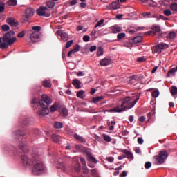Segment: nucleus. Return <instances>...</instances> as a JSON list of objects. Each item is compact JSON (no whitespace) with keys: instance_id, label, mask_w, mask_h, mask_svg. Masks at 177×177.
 Listing matches in <instances>:
<instances>
[{"instance_id":"nucleus-1","label":"nucleus","mask_w":177,"mask_h":177,"mask_svg":"<svg viewBox=\"0 0 177 177\" xmlns=\"http://www.w3.org/2000/svg\"><path fill=\"white\" fill-rule=\"evenodd\" d=\"M12 138L15 142H19V149L22 150L24 153H26V149H27L26 147V141L24 140V139L27 138L26 133L20 130L16 131L13 133Z\"/></svg>"},{"instance_id":"nucleus-2","label":"nucleus","mask_w":177,"mask_h":177,"mask_svg":"<svg viewBox=\"0 0 177 177\" xmlns=\"http://www.w3.org/2000/svg\"><path fill=\"white\" fill-rule=\"evenodd\" d=\"M33 168H32V173L35 175H41V174H44V169H45V165L44 162L41 161V157L39 155L36 156L35 161H33Z\"/></svg>"},{"instance_id":"nucleus-3","label":"nucleus","mask_w":177,"mask_h":177,"mask_svg":"<svg viewBox=\"0 0 177 177\" xmlns=\"http://www.w3.org/2000/svg\"><path fill=\"white\" fill-rule=\"evenodd\" d=\"M139 100V95H135V96L133 97H125L124 98L120 100L122 102V106L123 105L126 110L127 109L128 110L132 109L138 103V101Z\"/></svg>"},{"instance_id":"nucleus-4","label":"nucleus","mask_w":177,"mask_h":177,"mask_svg":"<svg viewBox=\"0 0 177 177\" xmlns=\"http://www.w3.org/2000/svg\"><path fill=\"white\" fill-rule=\"evenodd\" d=\"M34 107H39V111L37 112V114L39 117H45V95L41 96V100L38 101L37 99H33L32 100Z\"/></svg>"},{"instance_id":"nucleus-5","label":"nucleus","mask_w":177,"mask_h":177,"mask_svg":"<svg viewBox=\"0 0 177 177\" xmlns=\"http://www.w3.org/2000/svg\"><path fill=\"white\" fill-rule=\"evenodd\" d=\"M38 154L33 153L32 154L31 158H28V156L26 154L23 155L21 156L22 160V164L24 167H31V165H34V161L35 160V158Z\"/></svg>"},{"instance_id":"nucleus-6","label":"nucleus","mask_w":177,"mask_h":177,"mask_svg":"<svg viewBox=\"0 0 177 177\" xmlns=\"http://www.w3.org/2000/svg\"><path fill=\"white\" fill-rule=\"evenodd\" d=\"M13 35H15V32L12 30L3 35V42H6V44H8L9 46H10V45H13V44H15V41H17V39L15 37H13Z\"/></svg>"},{"instance_id":"nucleus-7","label":"nucleus","mask_w":177,"mask_h":177,"mask_svg":"<svg viewBox=\"0 0 177 177\" xmlns=\"http://www.w3.org/2000/svg\"><path fill=\"white\" fill-rule=\"evenodd\" d=\"M167 158H168V152L167 151H161L158 156H155L157 164H164Z\"/></svg>"},{"instance_id":"nucleus-8","label":"nucleus","mask_w":177,"mask_h":177,"mask_svg":"<svg viewBox=\"0 0 177 177\" xmlns=\"http://www.w3.org/2000/svg\"><path fill=\"white\" fill-rule=\"evenodd\" d=\"M122 102L120 100L118 105L110 109V113H122V111H127V109L124 105H122Z\"/></svg>"},{"instance_id":"nucleus-9","label":"nucleus","mask_w":177,"mask_h":177,"mask_svg":"<svg viewBox=\"0 0 177 177\" xmlns=\"http://www.w3.org/2000/svg\"><path fill=\"white\" fill-rule=\"evenodd\" d=\"M53 99L52 96L45 95V104H47L45 106V115H48L49 114V106L53 103Z\"/></svg>"},{"instance_id":"nucleus-10","label":"nucleus","mask_w":177,"mask_h":177,"mask_svg":"<svg viewBox=\"0 0 177 177\" xmlns=\"http://www.w3.org/2000/svg\"><path fill=\"white\" fill-rule=\"evenodd\" d=\"M34 13H35V11L33 8H26L25 10V16L24 17V21H28V19L34 16Z\"/></svg>"},{"instance_id":"nucleus-11","label":"nucleus","mask_w":177,"mask_h":177,"mask_svg":"<svg viewBox=\"0 0 177 177\" xmlns=\"http://www.w3.org/2000/svg\"><path fill=\"white\" fill-rule=\"evenodd\" d=\"M41 37H42V34L32 32L30 35V39L32 42H38Z\"/></svg>"},{"instance_id":"nucleus-12","label":"nucleus","mask_w":177,"mask_h":177,"mask_svg":"<svg viewBox=\"0 0 177 177\" xmlns=\"http://www.w3.org/2000/svg\"><path fill=\"white\" fill-rule=\"evenodd\" d=\"M57 35H59V37H61V39H62V41H64V42L68 41V34H67V32H63V30H57Z\"/></svg>"},{"instance_id":"nucleus-13","label":"nucleus","mask_w":177,"mask_h":177,"mask_svg":"<svg viewBox=\"0 0 177 177\" xmlns=\"http://www.w3.org/2000/svg\"><path fill=\"white\" fill-rule=\"evenodd\" d=\"M75 149H76V150H77V151H80V153H84V154H86V156H88V154H89V152L88 151V148H86L82 145H76Z\"/></svg>"},{"instance_id":"nucleus-14","label":"nucleus","mask_w":177,"mask_h":177,"mask_svg":"<svg viewBox=\"0 0 177 177\" xmlns=\"http://www.w3.org/2000/svg\"><path fill=\"white\" fill-rule=\"evenodd\" d=\"M121 8V5H120V3L118 1H113L111 3L109 6V9L111 10H115L117 9H120Z\"/></svg>"},{"instance_id":"nucleus-15","label":"nucleus","mask_w":177,"mask_h":177,"mask_svg":"<svg viewBox=\"0 0 177 177\" xmlns=\"http://www.w3.org/2000/svg\"><path fill=\"white\" fill-rule=\"evenodd\" d=\"M153 31H149L147 32V35H151V34H153V35H156V32H160L161 31V26H152Z\"/></svg>"},{"instance_id":"nucleus-16","label":"nucleus","mask_w":177,"mask_h":177,"mask_svg":"<svg viewBox=\"0 0 177 177\" xmlns=\"http://www.w3.org/2000/svg\"><path fill=\"white\" fill-rule=\"evenodd\" d=\"M7 23L10 26H12V27H17L19 26V23L15 18L8 17L7 19Z\"/></svg>"},{"instance_id":"nucleus-17","label":"nucleus","mask_w":177,"mask_h":177,"mask_svg":"<svg viewBox=\"0 0 177 177\" xmlns=\"http://www.w3.org/2000/svg\"><path fill=\"white\" fill-rule=\"evenodd\" d=\"M140 80V76L139 75H131L129 77V84H135Z\"/></svg>"},{"instance_id":"nucleus-18","label":"nucleus","mask_w":177,"mask_h":177,"mask_svg":"<svg viewBox=\"0 0 177 177\" xmlns=\"http://www.w3.org/2000/svg\"><path fill=\"white\" fill-rule=\"evenodd\" d=\"M168 48H169V46L165 43H161L155 46L156 52H158L160 50H162L164 49H168Z\"/></svg>"},{"instance_id":"nucleus-19","label":"nucleus","mask_w":177,"mask_h":177,"mask_svg":"<svg viewBox=\"0 0 177 177\" xmlns=\"http://www.w3.org/2000/svg\"><path fill=\"white\" fill-rule=\"evenodd\" d=\"M100 64L103 66H109V65L111 64V59L104 58V59H101Z\"/></svg>"},{"instance_id":"nucleus-20","label":"nucleus","mask_w":177,"mask_h":177,"mask_svg":"<svg viewBox=\"0 0 177 177\" xmlns=\"http://www.w3.org/2000/svg\"><path fill=\"white\" fill-rule=\"evenodd\" d=\"M111 30L113 34H118V32H121V31H122V28L115 25L111 27Z\"/></svg>"},{"instance_id":"nucleus-21","label":"nucleus","mask_w":177,"mask_h":177,"mask_svg":"<svg viewBox=\"0 0 177 177\" xmlns=\"http://www.w3.org/2000/svg\"><path fill=\"white\" fill-rule=\"evenodd\" d=\"M138 2H141V3H145L146 5H148V6H153V8H156L157 6L156 3H151L153 2V0H138Z\"/></svg>"},{"instance_id":"nucleus-22","label":"nucleus","mask_w":177,"mask_h":177,"mask_svg":"<svg viewBox=\"0 0 177 177\" xmlns=\"http://www.w3.org/2000/svg\"><path fill=\"white\" fill-rule=\"evenodd\" d=\"M37 15L38 16H45V6H41L36 10Z\"/></svg>"},{"instance_id":"nucleus-23","label":"nucleus","mask_w":177,"mask_h":177,"mask_svg":"<svg viewBox=\"0 0 177 177\" xmlns=\"http://www.w3.org/2000/svg\"><path fill=\"white\" fill-rule=\"evenodd\" d=\"M72 84L76 89L81 88V81H80L78 79H74L72 82Z\"/></svg>"},{"instance_id":"nucleus-24","label":"nucleus","mask_w":177,"mask_h":177,"mask_svg":"<svg viewBox=\"0 0 177 177\" xmlns=\"http://www.w3.org/2000/svg\"><path fill=\"white\" fill-rule=\"evenodd\" d=\"M122 153L125 154L129 160H133V155L128 149H122Z\"/></svg>"},{"instance_id":"nucleus-25","label":"nucleus","mask_w":177,"mask_h":177,"mask_svg":"<svg viewBox=\"0 0 177 177\" xmlns=\"http://www.w3.org/2000/svg\"><path fill=\"white\" fill-rule=\"evenodd\" d=\"M142 41H143V37L142 36H136L133 39H130V42H133V44H140Z\"/></svg>"},{"instance_id":"nucleus-26","label":"nucleus","mask_w":177,"mask_h":177,"mask_svg":"<svg viewBox=\"0 0 177 177\" xmlns=\"http://www.w3.org/2000/svg\"><path fill=\"white\" fill-rule=\"evenodd\" d=\"M167 39L169 41H172L176 38V33L175 32H170L166 37Z\"/></svg>"},{"instance_id":"nucleus-27","label":"nucleus","mask_w":177,"mask_h":177,"mask_svg":"<svg viewBox=\"0 0 177 177\" xmlns=\"http://www.w3.org/2000/svg\"><path fill=\"white\" fill-rule=\"evenodd\" d=\"M87 157L88 161H89L90 162H93V164H97V160L95 157L92 156V154H91V153H87Z\"/></svg>"},{"instance_id":"nucleus-28","label":"nucleus","mask_w":177,"mask_h":177,"mask_svg":"<svg viewBox=\"0 0 177 177\" xmlns=\"http://www.w3.org/2000/svg\"><path fill=\"white\" fill-rule=\"evenodd\" d=\"M74 138L75 139H76V140H77L78 142H80V143H85V138H84V137L78 135V134H75L74 135Z\"/></svg>"},{"instance_id":"nucleus-29","label":"nucleus","mask_w":177,"mask_h":177,"mask_svg":"<svg viewBox=\"0 0 177 177\" xmlns=\"http://www.w3.org/2000/svg\"><path fill=\"white\" fill-rule=\"evenodd\" d=\"M51 138L53 142L55 143H59V142L62 140V137H60L59 135L53 134Z\"/></svg>"},{"instance_id":"nucleus-30","label":"nucleus","mask_w":177,"mask_h":177,"mask_svg":"<svg viewBox=\"0 0 177 177\" xmlns=\"http://www.w3.org/2000/svg\"><path fill=\"white\" fill-rule=\"evenodd\" d=\"M57 107H59V104L57 102H55L50 107V113H55L57 111Z\"/></svg>"},{"instance_id":"nucleus-31","label":"nucleus","mask_w":177,"mask_h":177,"mask_svg":"<svg viewBox=\"0 0 177 177\" xmlns=\"http://www.w3.org/2000/svg\"><path fill=\"white\" fill-rule=\"evenodd\" d=\"M41 30H42V27H41L39 26H36L32 27V31H33L32 32H36V34H41L39 32V31H41Z\"/></svg>"},{"instance_id":"nucleus-32","label":"nucleus","mask_w":177,"mask_h":177,"mask_svg":"<svg viewBox=\"0 0 177 177\" xmlns=\"http://www.w3.org/2000/svg\"><path fill=\"white\" fill-rule=\"evenodd\" d=\"M170 93L171 96H176L177 95V87L175 86H172L170 88Z\"/></svg>"},{"instance_id":"nucleus-33","label":"nucleus","mask_w":177,"mask_h":177,"mask_svg":"<svg viewBox=\"0 0 177 177\" xmlns=\"http://www.w3.org/2000/svg\"><path fill=\"white\" fill-rule=\"evenodd\" d=\"M60 114L62 117H67L68 115V109L67 108H62Z\"/></svg>"},{"instance_id":"nucleus-34","label":"nucleus","mask_w":177,"mask_h":177,"mask_svg":"<svg viewBox=\"0 0 177 177\" xmlns=\"http://www.w3.org/2000/svg\"><path fill=\"white\" fill-rule=\"evenodd\" d=\"M54 127L56 128V129H60L63 128V122H55Z\"/></svg>"},{"instance_id":"nucleus-35","label":"nucleus","mask_w":177,"mask_h":177,"mask_svg":"<svg viewBox=\"0 0 177 177\" xmlns=\"http://www.w3.org/2000/svg\"><path fill=\"white\" fill-rule=\"evenodd\" d=\"M175 73H176V68H173L171 69H170L167 74V77H171V75H175Z\"/></svg>"},{"instance_id":"nucleus-36","label":"nucleus","mask_w":177,"mask_h":177,"mask_svg":"<svg viewBox=\"0 0 177 177\" xmlns=\"http://www.w3.org/2000/svg\"><path fill=\"white\" fill-rule=\"evenodd\" d=\"M46 6L47 8H48L49 9L52 8H55V1L50 0L49 1H48L46 3Z\"/></svg>"},{"instance_id":"nucleus-37","label":"nucleus","mask_w":177,"mask_h":177,"mask_svg":"<svg viewBox=\"0 0 177 177\" xmlns=\"http://www.w3.org/2000/svg\"><path fill=\"white\" fill-rule=\"evenodd\" d=\"M30 121H32V119L25 118L23 119L22 122H21V124L27 125V124H30Z\"/></svg>"},{"instance_id":"nucleus-38","label":"nucleus","mask_w":177,"mask_h":177,"mask_svg":"<svg viewBox=\"0 0 177 177\" xmlns=\"http://www.w3.org/2000/svg\"><path fill=\"white\" fill-rule=\"evenodd\" d=\"M107 125L109 127L110 131H113V129H114V125H115V122H114V121H111V122L108 121L107 122Z\"/></svg>"},{"instance_id":"nucleus-39","label":"nucleus","mask_w":177,"mask_h":177,"mask_svg":"<svg viewBox=\"0 0 177 177\" xmlns=\"http://www.w3.org/2000/svg\"><path fill=\"white\" fill-rule=\"evenodd\" d=\"M45 88H52V81L50 80H45Z\"/></svg>"},{"instance_id":"nucleus-40","label":"nucleus","mask_w":177,"mask_h":177,"mask_svg":"<svg viewBox=\"0 0 177 177\" xmlns=\"http://www.w3.org/2000/svg\"><path fill=\"white\" fill-rule=\"evenodd\" d=\"M104 50H103V47L100 46L98 48V50L97 51V56H103Z\"/></svg>"},{"instance_id":"nucleus-41","label":"nucleus","mask_w":177,"mask_h":177,"mask_svg":"<svg viewBox=\"0 0 177 177\" xmlns=\"http://www.w3.org/2000/svg\"><path fill=\"white\" fill-rule=\"evenodd\" d=\"M8 5L10 6H16V5H17V0H9L8 1Z\"/></svg>"},{"instance_id":"nucleus-42","label":"nucleus","mask_w":177,"mask_h":177,"mask_svg":"<svg viewBox=\"0 0 177 177\" xmlns=\"http://www.w3.org/2000/svg\"><path fill=\"white\" fill-rule=\"evenodd\" d=\"M103 139L105 142H111V138L107 134H103Z\"/></svg>"},{"instance_id":"nucleus-43","label":"nucleus","mask_w":177,"mask_h":177,"mask_svg":"<svg viewBox=\"0 0 177 177\" xmlns=\"http://www.w3.org/2000/svg\"><path fill=\"white\" fill-rule=\"evenodd\" d=\"M104 97H94L93 98V102L94 103H97L99 102H100L101 100H103Z\"/></svg>"},{"instance_id":"nucleus-44","label":"nucleus","mask_w":177,"mask_h":177,"mask_svg":"<svg viewBox=\"0 0 177 177\" xmlns=\"http://www.w3.org/2000/svg\"><path fill=\"white\" fill-rule=\"evenodd\" d=\"M1 30H2V31L8 32L10 30V27H9V26H8V25H3L1 26Z\"/></svg>"},{"instance_id":"nucleus-45","label":"nucleus","mask_w":177,"mask_h":177,"mask_svg":"<svg viewBox=\"0 0 177 177\" xmlns=\"http://www.w3.org/2000/svg\"><path fill=\"white\" fill-rule=\"evenodd\" d=\"M170 8L173 12H177V3H174L170 6Z\"/></svg>"},{"instance_id":"nucleus-46","label":"nucleus","mask_w":177,"mask_h":177,"mask_svg":"<svg viewBox=\"0 0 177 177\" xmlns=\"http://www.w3.org/2000/svg\"><path fill=\"white\" fill-rule=\"evenodd\" d=\"M85 93V91H84L83 90H80L77 93V97H80V99H82V95H84V93Z\"/></svg>"},{"instance_id":"nucleus-47","label":"nucleus","mask_w":177,"mask_h":177,"mask_svg":"<svg viewBox=\"0 0 177 177\" xmlns=\"http://www.w3.org/2000/svg\"><path fill=\"white\" fill-rule=\"evenodd\" d=\"M104 23V19H100L95 26V28H97V27H100L102 24Z\"/></svg>"},{"instance_id":"nucleus-48","label":"nucleus","mask_w":177,"mask_h":177,"mask_svg":"<svg viewBox=\"0 0 177 177\" xmlns=\"http://www.w3.org/2000/svg\"><path fill=\"white\" fill-rule=\"evenodd\" d=\"M125 37H126V35H125V33H124V32H121V33H119V34H118V35H117V38H118V39H122V38H125Z\"/></svg>"},{"instance_id":"nucleus-49","label":"nucleus","mask_w":177,"mask_h":177,"mask_svg":"<svg viewBox=\"0 0 177 177\" xmlns=\"http://www.w3.org/2000/svg\"><path fill=\"white\" fill-rule=\"evenodd\" d=\"M73 44H74V41L73 40H70L66 42L65 48H66V49H68V48H70V46H71V45H73Z\"/></svg>"},{"instance_id":"nucleus-50","label":"nucleus","mask_w":177,"mask_h":177,"mask_svg":"<svg viewBox=\"0 0 177 177\" xmlns=\"http://www.w3.org/2000/svg\"><path fill=\"white\" fill-rule=\"evenodd\" d=\"M160 95V91L156 90L152 93V96L156 99Z\"/></svg>"},{"instance_id":"nucleus-51","label":"nucleus","mask_w":177,"mask_h":177,"mask_svg":"<svg viewBox=\"0 0 177 177\" xmlns=\"http://www.w3.org/2000/svg\"><path fill=\"white\" fill-rule=\"evenodd\" d=\"M72 50L75 53L76 52H80V45L76 44L74 46Z\"/></svg>"},{"instance_id":"nucleus-52","label":"nucleus","mask_w":177,"mask_h":177,"mask_svg":"<svg viewBox=\"0 0 177 177\" xmlns=\"http://www.w3.org/2000/svg\"><path fill=\"white\" fill-rule=\"evenodd\" d=\"M83 41L84 42H89V41H91V37L89 35H84L83 37Z\"/></svg>"},{"instance_id":"nucleus-53","label":"nucleus","mask_w":177,"mask_h":177,"mask_svg":"<svg viewBox=\"0 0 177 177\" xmlns=\"http://www.w3.org/2000/svg\"><path fill=\"white\" fill-rule=\"evenodd\" d=\"M8 48H9L8 44H6L5 43H2L1 44H0V49H8Z\"/></svg>"},{"instance_id":"nucleus-54","label":"nucleus","mask_w":177,"mask_h":177,"mask_svg":"<svg viewBox=\"0 0 177 177\" xmlns=\"http://www.w3.org/2000/svg\"><path fill=\"white\" fill-rule=\"evenodd\" d=\"M145 169H149L151 168V162H147L145 164Z\"/></svg>"},{"instance_id":"nucleus-55","label":"nucleus","mask_w":177,"mask_h":177,"mask_svg":"<svg viewBox=\"0 0 177 177\" xmlns=\"http://www.w3.org/2000/svg\"><path fill=\"white\" fill-rule=\"evenodd\" d=\"M163 13H164L165 16H171V15H172V12L169 10H164Z\"/></svg>"},{"instance_id":"nucleus-56","label":"nucleus","mask_w":177,"mask_h":177,"mask_svg":"<svg viewBox=\"0 0 177 177\" xmlns=\"http://www.w3.org/2000/svg\"><path fill=\"white\" fill-rule=\"evenodd\" d=\"M80 162L82 164V165H84V167L86 168V161L85 160V158H80Z\"/></svg>"},{"instance_id":"nucleus-57","label":"nucleus","mask_w":177,"mask_h":177,"mask_svg":"<svg viewBox=\"0 0 177 177\" xmlns=\"http://www.w3.org/2000/svg\"><path fill=\"white\" fill-rule=\"evenodd\" d=\"M32 134H33V136H37L39 135V130H38V129L33 130Z\"/></svg>"},{"instance_id":"nucleus-58","label":"nucleus","mask_w":177,"mask_h":177,"mask_svg":"<svg viewBox=\"0 0 177 177\" xmlns=\"http://www.w3.org/2000/svg\"><path fill=\"white\" fill-rule=\"evenodd\" d=\"M3 10H5V3H0V13L3 12Z\"/></svg>"},{"instance_id":"nucleus-59","label":"nucleus","mask_w":177,"mask_h":177,"mask_svg":"<svg viewBox=\"0 0 177 177\" xmlns=\"http://www.w3.org/2000/svg\"><path fill=\"white\" fill-rule=\"evenodd\" d=\"M137 62L138 63L142 62H146V59H145V57H140L137 58Z\"/></svg>"},{"instance_id":"nucleus-60","label":"nucleus","mask_w":177,"mask_h":177,"mask_svg":"<svg viewBox=\"0 0 177 177\" xmlns=\"http://www.w3.org/2000/svg\"><path fill=\"white\" fill-rule=\"evenodd\" d=\"M151 15V12H144L142 14V16H143V17H149V16H150Z\"/></svg>"},{"instance_id":"nucleus-61","label":"nucleus","mask_w":177,"mask_h":177,"mask_svg":"<svg viewBox=\"0 0 177 177\" xmlns=\"http://www.w3.org/2000/svg\"><path fill=\"white\" fill-rule=\"evenodd\" d=\"M96 46H91L89 48V51L90 52H95V50H96Z\"/></svg>"},{"instance_id":"nucleus-62","label":"nucleus","mask_w":177,"mask_h":177,"mask_svg":"<svg viewBox=\"0 0 177 177\" xmlns=\"http://www.w3.org/2000/svg\"><path fill=\"white\" fill-rule=\"evenodd\" d=\"M24 35H25L24 31H22V32L18 33L17 37H18V38H23V37H24Z\"/></svg>"},{"instance_id":"nucleus-63","label":"nucleus","mask_w":177,"mask_h":177,"mask_svg":"<svg viewBox=\"0 0 177 177\" xmlns=\"http://www.w3.org/2000/svg\"><path fill=\"white\" fill-rule=\"evenodd\" d=\"M91 175H93V176H96V175H97V171L95 169H93L91 171Z\"/></svg>"},{"instance_id":"nucleus-64","label":"nucleus","mask_w":177,"mask_h":177,"mask_svg":"<svg viewBox=\"0 0 177 177\" xmlns=\"http://www.w3.org/2000/svg\"><path fill=\"white\" fill-rule=\"evenodd\" d=\"M106 160L109 162H114V158L113 157H107Z\"/></svg>"}]
</instances>
